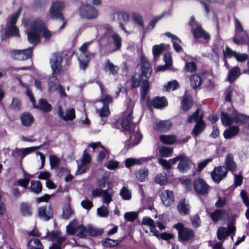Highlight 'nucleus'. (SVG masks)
<instances>
[{"mask_svg":"<svg viewBox=\"0 0 249 249\" xmlns=\"http://www.w3.org/2000/svg\"><path fill=\"white\" fill-rule=\"evenodd\" d=\"M210 216L213 222H216L228 218L229 213L225 209H218L210 213Z\"/></svg>","mask_w":249,"mask_h":249,"instance_id":"obj_27","label":"nucleus"},{"mask_svg":"<svg viewBox=\"0 0 249 249\" xmlns=\"http://www.w3.org/2000/svg\"><path fill=\"white\" fill-rule=\"evenodd\" d=\"M241 73V70L238 67L235 66L232 68L229 71L228 81L231 83H233L238 78Z\"/></svg>","mask_w":249,"mask_h":249,"instance_id":"obj_30","label":"nucleus"},{"mask_svg":"<svg viewBox=\"0 0 249 249\" xmlns=\"http://www.w3.org/2000/svg\"><path fill=\"white\" fill-rule=\"evenodd\" d=\"M194 58L191 56H187L186 58H184L183 60L185 62L184 69L188 72H195L197 69L196 64L194 62H189V60Z\"/></svg>","mask_w":249,"mask_h":249,"instance_id":"obj_37","label":"nucleus"},{"mask_svg":"<svg viewBox=\"0 0 249 249\" xmlns=\"http://www.w3.org/2000/svg\"><path fill=\"white\" fill-rule=\"evenodd\" d=\"M229 235L228 230L225 227H220L217 230V238L220 240L224 239Z\"/></svg>","mask_w":249,"mask_h":249,"instance_id":"obj_56","label":"nucleus"},{"mask_svg":"<svg viewBox=\"0 0 249 249\" xmlns=\"http://www.w3.org/2000/svg\"><path fill=\"white\" fill-rule=\"evenodd\" d=\"M181 105L183 110H188L192 106L191 97L187 95H184L182 97Z\"/></svg>","mask_w":249,"mask_h":249,"instance_id":"obj_43","label":"nucleus"},{"mask_svg":"<svg viewBox=\"0 0 249 249\" xmlns=\"http://www.w3.org/2000/svg\"><path fill=\"white\" fill-rule=\"evenodd\" d=\"M92 41L84 43L80 48V54H78V59L80 68L85 70L91 57H93L95 53L88 51V47L92 44Z\"/></svg>","mask_w":249,"mask_h":249,"instance_id":"obj_5","label":"nucleus"},{"mask_svg":"<svg viewBox=\"0 0 249 249\" xmlns=\"http://www.w3.org/2000/svg\"><path fill=\"white\" fill-rule=\"evenodd\" d=\"M160 197L163 204L167 207L172 205L174 203V195L171 191L166 190L162 191Z\"/></svg>","mask_w":249,"mask_h":249,"instance_id":"obj_24","label":"nucleus"},{"mask_svg":"<svg viewBox=\"0 0 249 249\" xmlns=\"http://www.w3.org/2000/svg\"><path fill=\"white\" fill-rule=\"evenodd\" d=\"M173 227L178 231L179 239L182 241H188L193 239L195 237V232L190 228L184 227L180 223L176 224Z\"/></svg>","mask_w":249,"mask_h":249,"instance_id":"obj_11","label":"nucleus"},{"mask_svg":"<svg viewBox=\"0 0 249 249\" xmlns=\"http://www.w3.org/2000/svg\"><path fill=\"white\" fill-rule=\"evenodd\" d=\"M37 212L39 218L44 221H48L53 218V211L49 205L39 207Z\"/></svg>","mask_w":249,"mask_h":249,"instance_id":"obj_21","label":"nucleus"},{"mask_svg":"<svg viewBox=\"0 0 249 249\" xmlns=\"http://www.w3.org/2000/svg\"><path fill=\"white\" fill-rule=\"evenodd\" d=\"M33 50V47H29L24 50H15L12 52L11 56L15 59L24 60L31 57Z\"/></svg>","mask_w":249,"mask_h":249,"instance_id":"obj_19","label":"nucleus"},{"mask_svg":"<svg viewBox=\"0 0 249 249\" xmlns=\"http://www.w3.org/2000/svg\"><path fill=\"white\" fill-rule=\"evenodd\" d=\"M103 70L110 74L115 75L118 72L119 67L114 65L109 59H107L104 64Z\"/></svg>","mask_w":249,"mask_h":249,"instance_id":"obj_31","label":"nucleus"},{"mask_svg":"<svg viewBox=\"0 0 249 249\" xmlns=\"http://www.w3.org/2000/svg\"><path fill=\"white\" fill-rule=\"evenodd\" d=\"M141 74H135L131 78L132 86L134 88L138 87L140 86L142 80L141 79Z\"/></svg>","mask_w":249,"mask_h":249,"instance_id":"obj_62","label":"nucleus"},{"mask_svg":"<svg viewBox=\"0 0 249 249\" xmlns=\"http://www.w3.org/2000/svg\"><path fill=\"white\" fill-rule=\"evenodd\" d=\"M48 90L50 92L57 91L61 97H66L67 94L65 93L62 86L59 84L57 77L52 74L49 79L48 83Z\"/></svg>","mask_w":249,"mask_h":249,"instance_id":"obj_14","label":"nucleus"},{"mask_svg":"<svg viewBox=\"0 0 249 249\" xmlns=\"http://www.w3.org/2000/svg\"><path fill=\"white\" fill-rule=\"evenodd\" d=\"M58 115L60 119L64 121H72L75 118V110L73 108H69L67 109L64 113L62 107L59 106L58 109Z\"/></svg>","mask_w":249,"mask_h":249,"instance_id":"obj_23","label":"nucleus"},{"mask_svg":"<svg viewBox=\"0 0 249 249\" xmlns=\"http://www.w3.org/2000/svg\"><path fill=\"white\" fill-rule=\"evenodd\" d=\"M190 84L194 89H197L200 87L201 84V79L198 74L192 75L190 78Z\"/></svg>","mask_w":249,"mask_h":249,"instance_id":"obj_44","label":"nucleus"},{"mask_svg":"<svg viewBox=\"0 0 249 249\" xmlns=\"http://www.w3.org/2000/svg\"><path fill=\"white\" fill-rule=\"evenodd\" d=\"M97 34L96 37L101 39L102 37L106 36L108 33L112 32L111 27L108 25L105 26H98L97 27Z\"/></svg>","mask_w":249,"mask_h":249,"instance_id":"obj_36","label":"nucleus"},{"mask_svg":"<svg viewBox=\"0 0 249 249\" xmlns=\"http://www.w3.org/2000/svg\"><path fill=\"white\" fill-rule=\"evenodd\" d=\"M79 14L82 18L92 19L97 17L98 11L91 5H85L80 8Z\"/></svg>","mask_w":249,"mask_h":249,"instance_id":"obj_16","label":"nucleus"},{"mask_svg":"<svg viewBox=\"0 0 249 249\" xmlns=\"http://www.w3.org/2000/svg\"><path fill=\"white\" fill-rule=\"evenodd\" d=\"M33 209L32 205L28 203H22L20 206V212L24 217H30L33 214Z\"/></svg>","mask_w":249,"mask_h":249,"instance_id":"obj_32","label":"nucleus"},{"mask_svg":"<svg viewBox=\"0 0 249 249\" xmlns=\"http://www.w3.org/2000/svg\"><path fill=\"white\" fill-rule=\"evenodd\" d=\"M112 38L113 42L115 45V48L112 50V51H115L119 50L122 45V39L121 37L118 34L114 33L112 36Z\"/></svg>","mask_w":249,"mask_h":249,"instance_id":"obj_48","label":"nucleus"},{"mask_svg":"<svg viewBox=\"0 0 249 249\" xmlns=\"http://www.w3.org/2000/svg\"><path fill=\"white\" fill-rule=\"evenodd\" d=\"M228 173V170L223 166H220L215 167L211 172V177L216 183H219L220 181L226 178Z\"/></svg>","mask_w":249,"mask_h":249,"instance_id":"obj_18","label":"nucleus"},{"mask_svg":"<svg viewBox=\"0 0 249 249\" xmlns=\"http://www.w3.org/2000/svg\"><path fill=\"white\" fill-rule=\"evenodd\" d=\"M131 17L133 21L135 24L142 28H143L144 24L143 18L140 14L134 12L132 14Z\"/></svg>","mask_w":249,"mask_h":249,"instance_id":"obj_47","label":"nucleus"},{"mask_svg":"<svg viewBox=\"0 0 249 249\" xmlns=\"http://www.w3.org/2000/svg\"><path fill=\"white\" fill-rule=\"evenodd\" d=\"M152 105L155 108H163L167 105V102L164 97H156L152 102Z\"/></svg>","mask_w":249,"mask_h":249,"instance_id":"obj_40","label":"nucleus"},{"mask_svg":"<svg viewBox=\"0 0 249 249\" xmlns=\"http://www.w3.org/2000/svg\"><path fill=\"white\" fill-rule=\"evenodd\" d=\"M59 231H53L48 232L46 236L49 237L50 240L54 241L50 246L49 249H63L66 245L65 242L67 238L65 236H61Z\"/></svg>","mask_w":249,"mask_h":249,"instance_id":"obj_8","label":"nucleus"},{"mask_svg":"<svg viewBox=\"0 0 249 249\" xmlns=\"http://www.w3.org/2000/svg\"><path fill=\"white\" fill-rule=\"evenodd\" d=\"M120 194L124 200H129L131 198V194L130 191L124 186L122 188Z\"/></svg>","mask_w":249,"mask_h":249,"instance_id":"obj_59","label":"nucleus"},{"mask_svg":"<svg viewBox=\"0 0 249 249\" xmlns=\"http://www.w3.org/2000/svg\"><path fill=\"white\" fill-rule=\"evenodd\" d=\"M101 91V101L103 103V107L101 108L96 109V113L101 117L108 116L110 114L108 103L112 101V97L105 93L103 87L100 85Z\"/></svg>","mask_w":249,"mask_h":249,"instance_id":"obj_10","label":"nucleus"},{"mask_svg":"<svg viewBox=\"0 0 249 249\" xmlns=\"http://www.w3.org/2000/svg\"><path fill=\"white\" fill-rule=\"evenodd\" d=\"M62 57L60 54L55 53L53 54L52 58L51 59L50 63L53 71L52 74L60 73L61 71V62Z\"/></svg>","mask_w":249,"mask_h":249,"instance_id":"obj_20","label":"nucleus"},{"mask_svg":"<svg viewBox=\"0 0 249 249\" xmlns=\"http://www.w3.org/2000/svg\"><path fill=\"white\" fill-rule=\"evenodd\" d=\"M178 88V83L176 80L168 82L164 87V89L167 91H173Z\"/></svg>","mask_w":249,"mask_h":249,"instance_id":"obj_53","label":"nucleus"},{"mask_svg":"<svg viewBox=\"0 0 249 249\" xmlns=\"http://www.w3.org/2000/svg\"><path fill=\"white\" fill-rule=\"evenodd\" d=\"M103 233V230L97 229L92 227H89L88 230V235L89 234L90 236H95L101 235Z\"/></svg>","mask_w":249,"mask_h":249,"instance_id":"obj_58","label":"nucleus"},{"mask_svg":"<svg viewBox=\"0 0 249 249\" xmlns=\"http://www.w3.org/2000/svg\"><path fill=\"white\" fill-rule=\"evenodd\" d=\"M236 94V91L233 88L229 87L225 92V101L226 102L231 101V98H233Z\"/></svg>","mask_w":249,"mask_h":249,"instance_id":"obj_55","label":"nucleus"},{"mask_svg":"<svg viewBox=\"0 0 249 249\" xmlns=\"http://www.w3.org/2000/svg\"><path fill=\"white\" fill-rule=\"evenodd\" d=\"M235 35L232 38L233 41L237 45L249 44V37L246 31L244 30L240 21L234 18Z\"/></svg>","mask_w":249,"mask_h":249,"instance_id":"obj_4","label":"nucleus"},{"mask_svg":"<svg viewBox=\"0 0 249 249\" xmlns=\"http://www.w3.org/2000/svg\"><path fill=\"white\" fill-rule=\"evenodd\" d=\"M224 59L230 58L235 56L236 52L231 49L229 46H226L225 50L223 51Z\"/></svg>","mask_w":249,"mask_h":249,"instance_id":"obj_60","label":"nucleus"},{"mask_svg":"<svg viewBox=\"0 0 249 249\" xmlns=\"http://www.w3.org/2000/svg\"><path fill=\"white\" fill-rule=\"evenodd\" d=\"M221 120L224 125L229 126L234 122L243 123L245 120V117L235 110H233L231 115L228 113L222 112L221 114Z\"/></svg>","mask_w":249,"mask_h":249,"instance_id":"obj_9","label":"nucleus"},{"mask_svg":"<svg viewBox=\"0 0 249 249\" xmlns=\"http://www.w3.org/2000/svg\"><path fill=\"white\" fill-rule=\"evenodd\" d=\"M133 107V103L127 106V109L123 113L121 122L122 128L129 135L128 142L132 146L137 145L142 138L137 125L139 120L132 116Z\"/></svg>","mask_w":249,"mask_h":249,"instance_id":"obj_1","label":"nucleus"},{"mask_svg":"<svg viewBox=\"0 0 249 249\" xmlns=\"http://www.w3.org/2000/svg\"><path fill=\"white\" fill-rule=\"evenodd\" d=\"M190 25L192 27L193 33L195 38H203L204 39L208 40L211 38L210 35L205 32L200 26L197 24L195 21L194 17L192 16L190 19Z\"/></svg>","mask_w":249,"mask_h":249,"instance_id":"obj_13","label":"nucleus"},{"mask_svg":"<svg viewBox=\"0 0 249 249\" xmlns=\"http://www.w3.org/2000/svg\"><path fill=\"white\" fill-rule=\"evenodd\" d=\"M31 189L33 192L38 194L41 192L42 185L39 181H32L31 183Z\"/></svg>","mask_w":249,"mask_h":249,"instance_id":"obj_54","label":"nucleus"},{"mask_svg":"<svg viewBox=\"0 0 249 249\" xmlns=\"http://www.w3.org/2000/svg\"><path fill=\"white\" fill-rule=\"evenodd\" d=\"M68 234L72 235L76 234L80 238H84L88 235V230L77 220L73 219L66 227Z\"/></svg>","mask_w":249,"mask_h":249,"instance_id":"obj_6","label":"nucleus"},{"mask_svg":"<svg viewBox=\"0 0 249 249\" xmlns=\"http://www.w3.org/2000/svg\"><path fill=\"white\" fill-rule=\"evenodd\" d=\"M34 106L35 108L47 112H50L52 108V106L48 103L46 100L44 99H41L39 100L38 105H36L34 103Z\"/></svg>","mask_w":249,"mask_h":249,"instance_id":"obj_38","label":"nucleus"},{"mask_svg":"<svg viewBox=\"0 0 249 249\" xmlns=\"http://www.w3.org/2000/svg\"><path fill=\"white\" fill-rule=\"evenodd\" d=\"M239 131V128L237 126H232L224 131L223 136L226 139H231L235 136Z\"/></svg>","mask_w":249,"mask_h":249,"instance_id":"obj_35","label":"nucleus"},{"mask_svg":"<svg viewBox=\"0 0 249 249\" xmlns=\"http://www.w3.org/2000/svg\"><path fill=\"white\" fill-rule=\"evenodd\" d=\"M30 31L27 32L29 42L36 45L39 42V37L42 34L46 39H49L52 36L41 20H36L32 22L30 25Z\"/></svg>","mask_w":249,"mask_h":249,"instance_id":"obj_2","label":"nucleus"},{"mask_svg":"<svg viewBox=\"0 0 249 249\" xmlns=\"http://www.w3.org/2000/svg\"><path fill=\"white\" fill-rule=\"evenodd\" d=\"M172 124L169 120H161L155 123V129L159 131L165 132L168 130Z\"/></svg>","mask_w":249,"mask_h":249,"instance_id":"obj_29","label":"nucleus"},{"mask_svg":"<svg viewBox=\"0 0 249 249\" xmlns=\"http://www.w3.org/2000/svg\"><path fill=\"white\" fill-rule=\"evenodd\" d=\"M173 152L172 148L162 146L159 149L160 155L163 157H168L171 156Z\"/></svg>","mask_w":249,"mask_h":249,"instance_id":"obj_50","label":"nucleus"},{"mask_svg":"<svg viewBox=\"0 0 249 249\" xmlns=\"http://www.w3.org/2000/svg\"><path fill=\"white\" fill-rule=\"evenodd\" d=\"M148 174V170L145 168H142L136 172V178L140 182L144 181L147 178Z\"/></svg>","mask_w":249,"mask_h":249,"instance_id":"obj_41","label":"nucleus"},{"mask_svg":"<svg viewBox=\"0 0 249 249\" xmlns=\"http://www.w3.org/2000/svg\"><path fill=\"white\" fill-rule=\"evenodd\" d=\"M153 158V157L152 156H149L139 159L127 158L125 160V165L126 167L129 168L135 164L141 165L151 160Z\"/></svg>","mask_w":249,"mask_h":249,"instance_id":"obj_26","label":"nucleus"},{"mask_svg":"<svg viewBox=\"0 0 249 249\" xmlns=\"http://www.w3.org/2000/svg\"><path fill=\"white\" fill-rule=\"evenodd\" d=\"M172 42L174 48L177 53L180 52L181 51H182V48L180 46V44L182 43V42L179 38L177 37L172 41Z\"/></svg>","mask_w":249,"mask_h":249,"instance_id":"obj_63","label":"nucleus"},{"mask_svg":"<svg viewBox=\"0 0 249 249\" xmlns=\"http://www.w3.org/2000/svg\"><path fill=\"white\" fill-rule=\"evenodd\" d=\"M155 181L156 183L160 185H165L167 182V175L165 173L158 174L155 177Z\"/></svg>","mask_w":249,"mask_h":249,"instance_id":"obj_49","label":"nucleus"},{"mask_svg":"<svg viewBox=\"0 0 249 249\" xmlns=\"http://www.w3.org/2000/svg\"><path fill=\"white\" fill-rule=\"evenodd\" d=\"M160 141L166 144H171L176 141V138L173 135H161L160 136Z\"/></svg>","mask_w":249,"mask_h":249,"instance_id":"obj_46","label":"nucleus"},{"mask_svg":"<svg viewBox=\"0 0 249 249\" xmlns=\"http://www.w3.org/2000/svg\"><path fill=\"white\" fill-rule=\"evenodd\" d=\"M191 164L192 161L190 159L185 155H181L178 169L180 172L184 173L190 168Z\"/></svg>","mask_w":249,"mask_h":249,"instance_id":"obj_28","label":"nucleus"},{"mask_svg":"<svg viewBox=\"0 0 249 249\" xmlns=\"http://www.w3.org/2000/svg\"><path fill=\"white\" fill-rule=\"evenodd\" d=\"M64 3L61 1H56L52 4L50 8V14L52 18L63 20L62 11L64 8Z\"/></svg>","mask_w":249,"mask_h":249,"instance_id":"obj_15","label":"nucleus"},{"mask_svg":"<svg viewBox=\"0 0 249 249\" xmlns=\"http://www.w3.org/2000/svg\"><path fill=\"white\" fill-rule=\"evenodd\" d=\"M199 109H197L188 118V122L191 123L193 122H196V124L192 131L191 134L195 137L198 136L202 133L205 127V124L203 121L202 116H199Z\"/></svg>","mask_w":249,"mask_h":249,"instance_id":"obj_7","label":"nucleus"},{"mask_svg":"<svg viewBox=\"0 0 249 249\" xmlns=\"http://www.w3.org/2000/svg\"><path fill=\"white\" fill-rule=\"evenodd\" d=\"M141 62V92L142 96L144 98H145L149 89V83L148 81L151 75L152 70L149 67V63L144 57H142Z\"/></svg>","mask_w":249,"mask_h":249,"instance_id":"obj_3","label":"nucleus"},{"mask_svg":"<svg viewBox=\"0 0 249 249\" xmlns=\"http://www.w3.org/2000/svg\"><path fill=\"white\" fill-rule=\"evenodd\" d=\"M73 213L71 206L66 204L64 206L63 210L62 217L63 219H68Z\"/></svg>","mask_w":249,"mask_h":249,"instance_id":"obj_57","label":"nucleus"},{"mask_svg":"<svg viewBox=\"0 0 249 249\" xmlns=\"http://www.w3.org/2000/svg\"><path fill=\"white\" fill-rule=\"evenodd\" d=\"M164 49V46L163 44L159 45H155L153 47L152 51L155 59H156L160 55Z\"/></svg>","mask_w":249,"mask_h":249,"instance_id":"obj_51","label":"nucleus"},{"mask_svg":"<svg viewBox=\"0 0 249 249\" xmlns=\"http://www.w3.org/2000/svg\"><path fill=\"white\" fill-rule=\"evenodd\" d=\"M142 225L146 232H148V230L146 229V227H148L150 232H152L154 235L158 236V231L156 229V224L153 219L148 217H144L142 219Z\"/></svg>","mask_w":249,"mask_h":249,"instance_id":"obj_25","label":"nucleus"},{"mask_svg":"<svg viewBox=\"0 0 249 249\" xmlns=\"http://www.w3.org/2000/svg\"><path fill=\"white\" fill-rule=\"evenodd\" d=\"M21 12V9H19L18 12L15 14L9 20L7 21V27L5 31V34L7 36H18V30L15 25L18 18Z\"/></svg>","mask_w":249,"mask_h":249,"instance_id":"obj_12","label":"nucleus"},{"mask_svg":"<svg viewBox=\"0 0 249 249\" xmlns=\"http://www.w3.org/2000/svg\"><path fill=\"white\" fill-rule=\"evenodd\" d=\"M119 244L118 240H113L110 238H107L103 242V245L105 247H113Z\"/></svg>","mask_w":249,"mask_h":249,"instance_id":"obj_61","label":"nucleus"},{"mask_svg":"<svg viewBox=\"0 0 249 249\" xmlns=\"http://www.w3.org/2000/svg\"><path fill=\"white\" fill-rule=\"evenodd\" d=\"M41 145H39L37 146H33L21 149L16 148L13 150L12 155L13 156H17L20 157V160H22L27 155L30 154L31 153L37 149H38L41 147Z\"/></svg>","mask_w":249,"mask_h":249,"instance_id":"obj_22","label":"nucleus"},{"mask_svg":"<svg viewBox=\"0 0 249 249\" xmlns=\"http://www.w3.org/2000/svg\"><path fill=\"white\" fill-rule=\"evenodd\" d=\"M24 179H19L17 181V184L24 188H26L29 184L31 175L26 172H24Z\"/></svg>","mask_w":249,"mask_h":249,"instance_id":"obj_52","label":"nucleus"},{"mask_svg":"<svg viewBox=\"0 0 249 249\" xmlns=\"http://www.w3.org/2000/svg\"><path fill=\"white\" fill-rule=\"evenodd\" d=\"M22 124L25 126L31 125L34 122L33 116L29 113H24L20 116Z\"/></svg>","mask_w":249,"mask_h":249,"instance_id":"obj_39","label":"nucleus"},{"mask_svg":"<svg viewBox=\"0 0 249 249\" xmlns=\"http://www.w3.org/2000/svg\"><path fill=\"white\" fill-rule=\"evenodd\" d=\"M194 188L198 195L202 196L207 195L210 190L209 186L200 178H196L194 180Z\"/></svg>","mask_w":249,"mask_h":249,"instance_id":"obj_17","label":"nucleus"},{"mask_svg":"<svg viewBox=\"0 0 249 249\" xmlns=\"http://www.w3.org/2000/svg\"><path fill=\"white\" fill-rule=\"evenodd\" d=\"M28 249H43V247L38 239L33 238L28 241Z\"/></svg>","mask_w":249,"mask_h":249,"instance_id":"obj_42","label":"nucleus"},{"mask_svg":"<svg viewBox=\"0 0 249 249\" xmlns=\"http://www.w3.org/2000/svg\"><path fill=\"white\" fill-rule=\"evenodd\" d=\"M224 164L227 169H228L232 172H234L236 169V164L234 161L233 156L231 154H229L226 156Z\"/></svg>","mask_w":249,"mask_h":249,"instance_id":"obj_33","label":"nucleus"},{"mask_svg":"<svg viewBox=\"0 0 249 249\" xmlns=\"http://www.w3.org/2000/svg\"><path fill=\"white\" fill-rule=\"evenodd\" d=\"M178 210L179 213L182 215L189 214L190 205L187 201L185 199L180 201L178 205Z\"/></svg>","mask_w":249,"mask_h":249,"instance_id":"obj_34","label":"nucleus"},{"mask_svg":"<svg viewBox=\"0 0 249 249\" xmlns=\"http://www.w3.org/2000/svg\"><path fill=\"white\" fill-rule=\"evenodd\" d=\"M59 160L58 158L55 155L50 156V163L52 168H56L59 165Z\"/></svg>","mask_w":249,"mask_h":249,"instance_id":"obj_64","label":"nucleus"},{"mask_svg":"<svg viewBox=\"0 0 249 249\" xmlns=\"http://www.w3.org/2000/svg\"><path fill=\"white\" fill-rule=\"evenodd\" d=\"M112 20L114 21L117 17L118 18L122 19L124 22H128L129 20V15L128 13L124 12H117L111 15Z\"/></svg>","mask_w":249,"mask_h":249,"instance_id":"obj_45","label":"nucleus"}]
</instances>
